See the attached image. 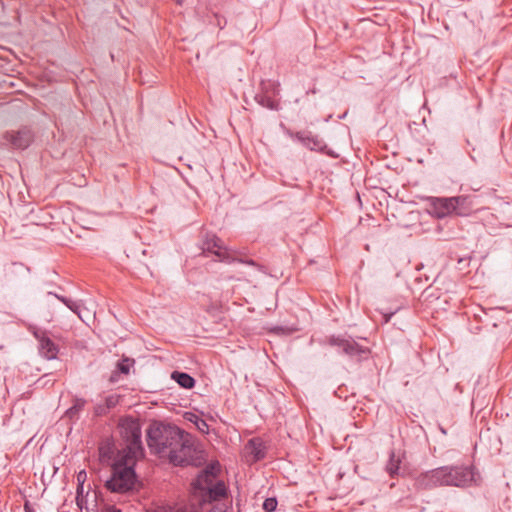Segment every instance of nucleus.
<instances>
[{"label":"nucleus","instance_id":"f03ea898","mask_svg":"<svg viewBox=\"0 0 512 512\" xmlns=\"http://www.w3.org/2000/svg\"><path fill=\"white\" fill-rule=\"evenodd\" d=\"M471 466H442L420 473L415 479L419 489L431 490L440 486L467 487L475 480Z\"/></svg>","mask_w":512,"mask_h":512},{"label":"nucleus","instance_id":"0eeeda50","mask_svg":"<svg viewBox=\"0 0 512 512\" xmlns=\"http://www.w3.org/2000/svg\"><path fill=\"white\" fill-rule=\"evenodd\" d=\"M201 249L203 253H212L216 255L220 261L230 262L229 253L220 238L214 234H207L203 240Z\"/></svg>","mask_w":512,"mask_h":512},{"label":"nucleus","instance_id":"bb28decb","mask_svg":"<svg viewBox=\"0 0 512 512\" xmlns=\"http://www.w3.org/2000/svg\"><path fill=\"white\" fill-rule=\"evenodd\" d=\"M86 477V472L85 471H80L77 475V479L79 482H81L82 480H84Z\"/></svg>","mask_w":512,"mask_h":512},{"label":"nucleus","instance_id":"7c9ffc66","mask_svg":"<svg viewBox=\"0 0 512 512\" xmlns=\"http://www.w3.org/2000/svg\"><path fill=\"white\" fill-rule=\"evenodd\" d=\"M393 316V313L384 314V322L387 323L390 321L391 317Z\"/></svg>","mask_w":512,"mask_h":512},{"label":"nucleus","instance_id":"9b49d317","mask_svg":"<svg viewBox=\"0 0 512 512\" xmlns=\"http://www.w3.org/2000/svg\"><path fill=\"white\" fill-rule=\"evenodd\" d=\"M455 210L453 214L457 216H468L473 211V200L470 196L460 195L452 197Z\"/></svg>","mask_w":512,"mask_h":512},{"label":"nucleus","instance_id":"cd10ccee","mask_svg":"<svg viewBox=\"0 0 512 512\" xmlns=\"http://www.w3.org/2000/svg\"><path fill=\"white\" fill-rule=\"evenodd\" d=\"M216 18H217V25L220 27V29H222L224 27V25L226 24V20H223V23H222V20L216 15Z\"/></svg>","mask_w":512,"mask_h":512},{"label":"nucleus","instance_id":"c85d7f7f","mask_svg":"<svg viewBox=\"0 0 512 512\" xmlns=\"http://www.w3.org/2000/svg\"><path fill=\"white\" fill-rule=\"evenodd\" d=\"M24 510H25V512H35L34 509L29 505L28 502L25 503Z\"/></svg>","mask_w":512,"mask_h":512},{"label":"nucleus","instance_id":"2eb2a0df","mask_svg":"<svg viewBox=\"0 0 512 512\" xmlns=\"http://www.w3.org/2000/svg\"><path fill=\"white\" fill-rule=\"evenodd\" d=\"M401 459L395 454L394 451L390 453L389 460L386 464V471L391 478H394L400 473Z\"/></svg>","mask_w":512,"mask_h":512},{"label":"nucleus","instance_id":"9d476101","mask_svg":"<svg viewBox=\"0 0 512 512\" xmlns=\"http://www.w3.org/2000/svg\"><path fill=\"white\" fill-rule=\"evenodd\" d=\"M290 136L310 150H322L325 147V143L322 139L308 131H298L292 133Z\"/></svg>","mask_w":512,"mask_h":512},{"label":"nucleus","instance_id":"5701e85b","mask_svg":"<svg viewBox=\"0 0 512 512\" xmlns=\"http://www.w3.org/2000/svg\"><path fill=\"white\" fill-rule=\"evenodd\" d=\"M276 508H277V500H276V498H267L263 502V509L266 512H273V511L276 510Z\"/></svg>","mask_w":512,"mask_h":512},{"label":"nucleus","instance_id":"dca6fc26","mask_svg":"<svg viewBox=\"0 0 512 512\" xmlns=\"http://www.w3.org/2000/svg\"><path fill=\"white\" fill-rule=\"evenodd\" d=\"M135 364V360L132 359V358H128V357H123L120 361H118L117 363V369L115 372H113V374L111 375V381H116V375L117 373H122V374H129L130 372V369L134 366Z\"/></svg>","mask_w":512,"mask_h":512},{"label":"nucleus","instance_id":"f8f14e48","mask_svg":"<svg viewBox=\"0 0 512 512\" xmlns=\"http://www.w3.org/2000/svg\"><path fill=\"white\" fill-rule=\"evenodd\" d=\"M126 437L130 441V449L141 448V429L135 422H131L125 429Z\"/></svg>","mask_w":512,"mask_h":512},{"label":"nucleus","instance_id":"f257e3e1","mask_svg":"<svg viewBox=\"0 0 512 512\" xmlns=\"http://www.w3.org/2000/svg\"><path fill=\"white\" fill-rule=\"evenodd\" d=\"M147 444L151 452L161 458L167 457L175 466H198L201 451L195 438L175 425L155 423L147 430Z\"/></svg>","mask_w":512,"mask_h":512},{"label":"nucleus","instance_id":"aec40b11","mask_svg":"<svg viewBox=\"0 0 512 512\" xmlns=\"http://www.w3.org/2000/svg\"><path fill=\"white\" fill-rule=\"evenodd\" d=\"M54 296L60 300L62 303H64L71 311H73L75 314H77L79 316V318L82 319V304L80 302H77V301H73L71 299H68L64 296H60V295H57V294H54Z\"/></svg>","mask_w":512,"mask_h":512},{"label":"nucleus","instance_id":"72a5a7b5","mask_svg":"<svg viewBox=\"0 0 512 512\" xmlns=\"http://www.w3.org/2000/svg\"><path fill=\"white\" fill-rule=\"evenodd\" d=\"M175 512H184L182 509H177Z\"/></svg>","mask_w":512,"mask_h":512},{"label":"nucleus","instance_id":"2f4dec72","mask_svg":"<svg viewBox=\"0 0 512 512\" xmlns=\"http://www.w3.org/2000/svg\"><path fill=\"white\" fill-rule=\"evenodd\" d=\"M439 430L440 432L443 434V435H446L447 434V431L445 428H443L442 426L439 427Z\"/></svg>","mask_w":512,"mask_h":512},{"label":"nucleus","instance_id":"4be33fe9","mask_svg":"<svg viewBox=\"0 0 512 512\" xmlns=\"http://www.w3.org/2000/svg\"><path fill=\"white\" fill-rule=\"evenodd\" d=\"M120 396L117 394L109 395L105 398V407L110 410L118 405Z\"/></svg>","mask_w":512,"mask_h":512},{"label":"nucleus","instance_id":"473e14b6","mask_svg":"<svg viewBox=\"0 0 512 512\" xmlns=\"http://www.w3.org/2000/svg\"><path fill=\"white\" fill-rule=\"evenodd\" d=\"M185 0H174L177 5H183Z\"/></svg>","mask_w":512,"mask_h":512},{"label":"nucleus","instance_id":"39448f33","mask_svg":"<svg viewBox=\"0 0 512 512\" xmlns=\"http://www.w3.org/2000/svg\"><path fill=\"white\" fill-rule=\"evenodd\" d=\"M214 477L212 472L204 470L198 475L195 486L201 490H208L210 499L217 501L226 496L227 488L222 481L212 484Z\"/></svg>","mask_w":512,"mask_h":512},{"label":"nucleus","instance_id":"423d86ee","mask_svg":"<svg viewBox=\"0 0 512 512\" xmlns=\"http://www.w3.org/2000/svg\"><path fill=\"white\" fill-rule=\"evenodd\" d=\"M427 202L428 213L437 219H443L450 216L455 210L452 197H428Z\"/></svg>","mask_w":512,"mask_h":512},{"label":"nucleus","instance_id":"ddd939ff","mask_svg":"<svg viewBox=\"0 0 512 512\" xmlns=\"http://www.w3.org/2000/svg\"><path fill=\"white\" fill-rule=\"evenodd\" d=\"M246 449L253 455L254 461L262 460L265 457V445L260 438H252L248 441Z\"/></svg>","mask_w":512,"mask_h":512},{"label":"nucleus","instance_id":"a878e982","mask_svg":"<svg viewBox=\"0 0 512 512\" xmlns=\"http://www.w3.org/2000/svg\"><path fill=\"white\" fill-rule=\"evenodd\" d=\"M104 512H121V510L116 508L115 506H108Z\"/></svg>","mask_w":512,"mask_h":512},{"label":"nucleus","instance_id":"b1692460","mask_svg":"<svg viewBox=\"0 0 512 512\" xmlns=\"http://www.w3.org/2000/svg\"><path fill=\"white\" fill-rule=\"evenodd\" d=\"M95 412L97 415H103L108 412V409L105 407V405H97Z\"/></svg>","mask_w":512,"mask_h":512},{"label":"nucleus","instance_id":"20e7f679","mask_svg":"<svg viewBox=\"0 0 512 512\" xmlns=\"http://www.w3.org/2000/svg\"><path fill=\"white\" fill-rule=\"evenodd\" d=\"M327 342L330 346L337 347L339 353L357 361L367 358L369 354V349L359 345L352 337L333 335Z\"/></svg>","mask_w":512,"mask_h":512},{"label":"nucleus","instance_id":"7ed1b4c3","mask_svg":"<svg viewBox=\"0 0 512 512\" xmlns=\"http://www.w3.org/2000/svg\"><path fill=\"white\" fill-rule=\"evenodd\" d=\"M137 476L132 465L122 460L111 467V475L105 481V488L112 493L127 494L137 488Z\"/></svg>","mask_w":512,"mask_h":512},{"label":"nucleus","instance_id":"412c9836","mask_svg":"<svg viewBox=\"0 0 512 512\" xmlns=\"http://www.w3.org/2000/svg\"><path fill=\"white\" fill-rule=\"evenodd\" d=\"M86 401L84 399L77 398L74 400V404L67 410V414L73 417L76 413L82 410L85 406Z\"/></svg>","mask_w":512,"mask_h":512},{"label":"nucleus","instance_id":"c756f323","mask_svg":"<svg viewBox=\"0 0 512 512\" xmlns=\"http://www.w3.org/2000/svg\"><path fill=\"white\" fill-rule=\"evenodd\" d=\"M318 92V89L314 86L312 88H310L309 90H307L306 94L309 95V94H316Z\"/></svg>","mask_w":512,"mask_h":512},{"label":"nucleus","instance_id":"4468645a","mask_svg":"<svg viewBox=\"0 0 512 512\" xmlns=\"http://www.w3.org/2000/svg\"><path fill=\"white\" fill-rule=\"evenodd\" d=\"M171 378L182 388L191 389L195 386V379L188 373L173 371Z\"/></svg>","mask_w":512,"mask_h":512},{"label":"nucleus","instance_id":"a211bd4d","mask_svg":"<svg viewBox=\"0 0 512 512\" xmlns=\"http://www.w3.org/2000/svg\"><path fill=\"white\" fill-rule=\"evenodd\" d=\"M185 418L192 422L193 424H195L196 428L202 432V433H208L209 432V426L207 424V422L200 418L198 415L194 414V413H186V416Z\"/></svg>","mask_w":512,"mask_h":512},{"label":"nucleus","instance_id":"393cba45","mask_svg":"<svg viewBox=\"0 0 512 512\" xmlns=\"http://www.w3.org/2000/svg\"><path fill=\"white\" fill-rule=\"evenodd\" d=\"M239 262L241 263H244V264H247V265H251V266H255V267H259V265L252 259H248V260H242L240 259Z\"/></svg>","mask_w":512,"mask_h":512},{"label":"nucleus","instance_id":"1a4fd4ad","mask_svg":"<svg viewBox=\"0 0 512 512\" xmlns=\"http://www.w3.org/2000/svg\"><path fill=\"white\" fill-rule=\"evenodd\" d=\"M35 337L39 341V352L48 360L55 359L58 354L57 345L46 335L45 332H35Z\"/></svg>","mask_w":512,"mask_h":512},{"label":"nucleus","instance_id":"6ab92c4d","mask_svg":"<svg viewBox=\"0 0 512 512\" xmlns=\"http://www.w3.org/2000/svg\"><path fill=\"white\" fill-rule=\"evenodd\" d=\"M54 296L60 300L62 303H64L71 311H73L75 314H77L79 316V318L82 319V304L80 302H77V301H73L71 299H68L64 296H60V295H57V294H54Z\"/></svg>","mask_w":512,"mask_h":512},{"label":"nucleus","instance_id":"f3484780","mask_svg":"<svg viewBox=\"0 0 512 512\" xmlns=\"http://www.w3.org/2000/svg\"><path fill=\"white\" fill-rule=\"evenodd\" d=\"M255 101L262 106L263 108H267L270 110H278L279 103L265 93L256 94L254 97Z\"/></svg>","mask_w":512,"mask_h":512},{"label":"nucleus","instance_id":"6e6552de","mask_svg":"<svg viewBox=\"0 0 512 512\" xmlns=\"http://www.w3.org/2000/svg\"><path fill=\"white\" fill-rule=\"evenodd\" d=\"M8 144L15 149H25L32 142V134L30 130L23 129L17 132H7L4 136Z\"/></svg>","mask_w":512,"mask_h":512}]
</instances>
